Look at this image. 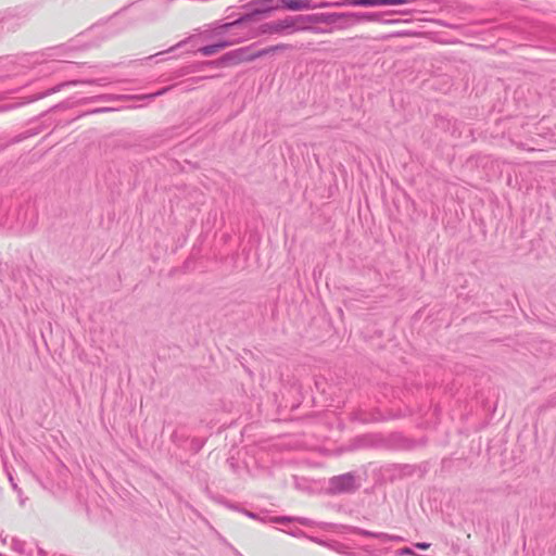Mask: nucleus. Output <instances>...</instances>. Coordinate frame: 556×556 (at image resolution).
<instances>
[{"label":"nucleus","mask_w":556,"mask_h":556,"mask_svg":"<svg viewBox=\"0 0 556 556\" xmlns=\"http://www.w3.org/2000/svg\"><path fill=\"white\" fill-rule=\"evenodd\" d=\"M342 18H352L356 21H374L369 13H319L312 15L287 16L283 20L267 23L262 26L263 33L281 34L285 30H306V23H336Z\"/></svg>","instance_id":"nucleus-1"},{"label":"nucleus","mask_w":556,"mask_h":556,"mask_svg":"<svg viewBox=\"0 0 556 556\" xmlns=\"http://www.w3.org/2000/svg\"><path fill=\"white\" fill-rule=\"evenodd\" d=\"M286 45L273 46L266 49L258 50L256 52H251V47H244L237 50H233L227 53L224 56V60L229 64H239L241 62L253 61L257 58L264 56L270 52H275L277 50L286 49Z\"/></svg>","instance_id":"nucleus-2"},{"label":"nucleus","mask_w":556,"mask_h":556,"mask_svg":"<svg viewBox=\"0 0 556 556\" xmlns=\"http://www.w3.org/2000/svg\"><path fill=\"white\" fill-rule=\"evenodd\" d=\"M273 1L274 0H255L253 3L257 4L258 7L255 8L250 15L241 17L240 20H237V21H235L232 23H227L223 27L224 28H229V27H231L233 25H237V24H239V23H241L243 21H247L252 15L268 14V13L279 9L280 8L279 5H276V7L270 5V3Z\"/></svg>","instance_id":"nucleus-3"},{"label":"nucleus","mask_w":556,"mask_h":556,"mask_svg":"<svg viewBox=\"0 0 556 556\" xmlns=\"http://www.w3.org/2000/svg\"><path fill=\"white\" fill-rule=\"evenodd\" d=\"M280 7L291 10V11H301V10H311L315 8H326L327 3H320L318 5H313L311 0H279Z\"/></svg>","instance_id":"nucleus-4"},{"label":"nucleus","mask_w":556,"mask_h":556,"mask_svg":"<svg viewBox=\"0 0 556 556\" xmlns=\"http://www.w3.org/2000/svg\"><path fill=\"white\" fill-rule=\"evenodd\" d=\"M353 484H354V479L350 475L336 478L332 481L333 488L339 491L349 490L353 486Z\"/></svg>","instance_id":"nucleus-5"},{"label":"nucleus","mask_w":556,"mask_h":556,"mask_svg":"<svg viewBox=\"0 0 556 556\" xmlns=\"http://www.w3.org/2000/svg\"><path fill=\"white\" fill-rule=\"evenodd\" d=\"M228 46H230V42L223 41L219 43L202 47L201 49H199V52L202 55L207 56V55H212V54L219 52L220 50L225 49Z\"/></svg>","instance_id":"nucleus-6"},{"label":"nucleus","mask_w":556,"mask_h":556,"mask_svg":"<svg viewBox=\"0 0 556 556\" xmlns=\"http://www.w3.org/2000/svg\"><path fill=\"white\" fill-rule=\"evenodd\" d=\"M415 546L420 549H428L430 547L429 543H416Z\"/></svg>","instance_id":"nucleus-7"}]
</instances>
